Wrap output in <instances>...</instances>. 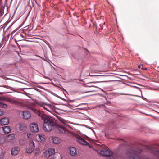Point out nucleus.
<instances>
[{
	"mask_svg": "<svg viewBox=\"0 0 159 159\" xmlns=\"http://www.w3.org/2000/svg\"><path fill=\"white\" fill-rule=\"evenodd\" d=\"M56 131L57 133L60 134L66 133L68 136L77 139H84L85 138V136L81 133L80 131H79V133L80 135L69 131L64 127L62 126H60L59 125L56 128Z\"/></svg>",
	"mask_w": 159,
	"mask_h": 159,
	"instance_id": "f257e3e1",
	"label": "nucleus"
},
{
	"mask_svg": "<svg viewBox=\"0 0 159 159\" xmlns=\"http://www.w3.org/2000/svg\"><path fill=\"white\" fill-rule=\"evenodd\" d=\"M44 120L43 129L44 130L49 132L52 130L53 127L55 125V123L53 119L51 117L45 116L43 117Z\"/></svg>",
	"mask_w": 159,
	"mask_h": 159,
	"instance_id": "f03ea898",
	"label": "nucleus"
},
{
	"mask_svg": "<svg viewBox=\"0 0 159 159\" xmlns=\"http://www.w3.org/2000/svg\"><path fill=\"white\" fill-rule=\"evenodd\" d=\"M96 147L98 148L101 149L99 152L98 149H95L94 148V150H93L96 151L98 154L99 153L101 155L103 156L107 157L110 156V151L107 147L102 148V146L99 144L97 145Z\"/></svg>",
	"mask_w": 159,
	"mask_h": 159,
	"instance_id": "7ed1b4c3",
	"label": "nucleus"
},
{
	"mask_svg": "<svg viewBox=\"0 0 159 159\" xmlns=\"http://www.w3.org/2000/svg\"><path fill=\"white\" fill-rule=\"evenodd\" d=\"M36 103L38 105L43 107L44 109L46 111L51 112V111L54 109V108L52 105L47 104L43 102H37Z\"/></svg>",
	"mask_w": 159,
	"mask_h": 159,
	"instance_id": "20e7f679",
	"label": "nucleus"
},
{
	"mask_svg": "<svg viewBox=\"0 0 159 159\" xmlns=\"http://www.w3.org/2000/svg\"><path fill=\"white\" fill-rule=\"evenodd\" d=\"M34 147V142L33 140H31L29 142V146L26 148L25 151L28 153H31L32 152Z\"/></svg>",
	"mask_w": 159,
	"mask_h": 159,
	"instance_id": "39448f33",
	"label": "nucleus"
},
{
	"mask_svg": "<svg viewBox=\"0 0 159 159\" xmlns=\"http://www.w3.org/2000/svg\"><path fill=\"white\" fill-rule=\"evenodd\" d=\"M130 153L129 159H140L136 151L132 150Z\"/></svg>",
	"mask_w": 159,
	"mask_h": 159,
	"instance_id": "423d86ee",
	"label": "nucleus"
},
{
	"mask_svg": "<svg viewBox=\"0 0 159 159\" xmlns=\"http://www.w3.org/2000/svg\"><path fill=\"white\" fill-rule=\"evenodd\" d=\"M30 129L33 132L36 133L39 131V127L38 124L35 123H32L30 125Z\"/></svg>",
	"mask_w": 159,
	"mask_h": 159,
	"instance_id": "0eeeda50",
	"label": "nucleus"
},
{
	"mask_svg": "<svg viewBox=\"0 0 159 159\" xmlns=\"http://www.w3.org/2000/svg\"><path fill=\"white\" fill-rule=\"evenodd\" d=\"M55 153V150L52 148L48 149L47 150L45 151L44 153L47 157L53 155Z\"/></svg>",
	"mask_w": 159,
	"mask_h": 159,
	"instance_id": "6e6552de",
	"label": "nucleus"
},
{
	"mask_svg": "<svg viewBox=\"0 0 159 159\" xmlns=\"http://www.w3.org/2000/svg\"><path fill=\"white\" fill-rule=\"evenodd\" d=\"M9 119L8 118L4 117L0 120V124L2 125H4L9 124Z\"/></svg>",
	"mask_w": 159,
	"mask_h": 159,
	"instance_id": "1a4fd4ad",
	"label": "nucleus"
},
{
	"mask_svg": "<svg viewBox=\"0 0 159 159\" xmlns=\"http://www.w3.org/2000/svg\"><path fill=\"white\" fill-rule=\"evenodd\" d=\"M70 154L72 156H75L77 154L76 148L74 147H70L69 148Z\"/></svg>",
	"mask_w": 159,
	"mask_h": 159,
	"instance_id": "9d476101",
	"label": "nucleus"
},
{
	"mask_svg": "<svg viewBox=\"0 0 159 159\" xmlns=\"http://www.w3.org/2000/svg\"><path fill=\"white\" fill-rule=\"evenodd\" d=\"M77 141L80 143L82 145H88L90 148L94 150V147L90 145L89 143L85 141V140H77Z\"/></svg>",
	"mask_w": 159,
	"mask_h": 159,
	"instance_id": "9b49d317",
	"label": "nucleus"
},
{
	"mask_svg": "<svg viewBox=\"0 0 159 159\" xmlns=\"http://www.w3.org/2000/svg\"><path fill=\"white\" fill-rule=\"evenodd\" d=\"M23 118L26 120L30 119L31 117L30 113L27 111H23Z\"/></svg>",
	"mask_w": 159,
	"mask_h": 159,
	"instance_id": "f8f14e48",
	"label": "nucleus"
},
{
	"mask_svg": "<svg viewBox=\"0 0 159 159\" xmlns=\"http://www.w3.org/2000/svg\"><path fill=\"white\" fill-rule=\"evenodd\" d=\"M19 150L18 147H15L11 149V154L12 155H16L18 153Z\"/></svg>",
	"mask_w": 159,
	"mask_h": 159,
	"instance_id": "ddd939ff",
	"label": "nucleus"
},
{
	"mask_svg": "<svg viewBox=\"0 0 159 159\" xmlns=\"http://www.w3.org/2000/svg\"><path fill=\"white\" fill-rule=\"evenodd\" d=\"M4 100H5L7 101L10 102L11 103L16 104L17 103V102L14 99L12 98H4Z\"/></svg>",
	"mask_w": 159,
	"mask_h": 159,
	"instance_id": "4468645a",
	"label": "nucleus"
},
{
	"mask_svg": "<svg viewBox=\"0 0 159 159\" xmlns=\"http://www.w3.org/2000/svg\"><path fill=\"white\" fill-rule=\"evenodd\" d=\"M29 108L32 110L33 111H34L35 113L36 114H38L39 116H41V114L40 113V111L37 110V109H35V108L34 107H29Z\"/></svg>",
	"mask_w": 159,
	"mask_h": 159,
	"instance_id": "2eb2a0df",
	"label": "nucleus"
},
{
	"mask_svg": "<svg viewBox=\"0 0 159 159\" xmlns=\"http://www.w3.org/2000/svg\"><path fill=\"white\" fill-rule=\"evenodd\" d=\"M3 130L4 133L5 134H7L10 132L11 129L9 126H6L3 127Z\"/></svg>",
	"mask_w": 159,
	"mask_h": 159,
	"instance_id": "dca6fc26",
	"label": "nucleus"
},
{
	"mask_svg": "<svg viewBox=\"0 0 159 159\" xmlns=\"http://www.w3.org/2000/svg\"><path fill=\"white\" fill-rule=\"evenodd\" d=\"M23 136L25 137H27V138L29 139H31L32 138H34V136L31 133L24 134Z\"/></svg>",
	"mask_w": 159,
	"mask_h": 159,
	"instance_id": "f3484780",
	"label": "nucleus"
},
{
	"mask_svg": "<svg viewBox=\"0 0 159 159\" xmlns=\"http://www.w3.org/2000/svg\"><path fill=\"white\" fill-rule=\"evenodd\" d=\"M8 138V139H13L15 138V135L14 134H9L7 136H6L5 137V139Z\"/></svg>",
	"mask_w": 159,
	"mask_h": 159,
	"instance_id": "a211bd4d",
	"label": "nucleus"
},
{
	"mask_svg": "<svg viewBox=\"0 0 159 159\" xmlns=\"http://www.w3.org/2000/svg\"><path fill=\"white\" fill-rule=\"evenodd\" d=\"M34 154L35 156L38 155L40 152V149L39 148H36L33 151Z\"/></svg>",
	"mask_w": 159,
	"mask_h": 159,
	"instance_id": "6ab92c4d",
	"label": "nucleus"
},
{
	"mask_svg": "<svg viewBox=\"0 0 159 159\" xmlns=\"http://www.w3.org/2000/svg\"><path fill=\"white\" fill-rule=\"evenodd\" d=\"M0 107L6 108L7 107V104L3 103L2 101H0Z\"/></svg>",
	"mask_w": 159,
	"mask_h": 159,
	"instance_id": "aec40b11",
	"label": "nucleus"
},
{
	"mask_svg": "<svg viewBox=\"0 0 159 159\" xmlns=\"http://www.w3.org/2000/svg\"><path fill=\"white\" fill-rule=\"evenodd\" d=\"M52 142L55 144H58L61 142V140H51Z\"/></svg>",
	"mask_w": 159,
	"mask_h": 159,
	"instance_id": "412c9836",
	"label": "nucleus"
},
{
	"mask_svg": "<svg viewBox=\"0 0 159 159\" xmlns=\"http://www.w3.org/2000/svg\"><path fill=\"white\" fill-rule=\"evenodd\" d=\"M19 144L21 145H24L26 143L25 140H19Z\"/></svg>",
	"mask_w": 159,
	"mask_h": 159,
	"instance_id": "4be33fe9",
	"label": "nucleus"
},
{
	"mask_svg": "<svg viewBox=\"0 0 159 159\" xmlns=\"http://www.w3.org/2000/svg\"><path fill=\"white\" fill-rule=\"evenodd\" d=\"M59 120L61 121V122H62V123H64V120L62 119L61 118L59 117L58 118Z\"/></svg>",
	"mask_w": 159,
	"mask_h": 159,
	"instance_id": "5701e85b",
	"label": "nucleus"
},
{
	"mask_svg": "<svg viewBox=\"0 0 159 159\" xmlns=\"http://www.w3.org/2000/svg\"><path fill=\"white\" fill-rule=\"evenodd\" d=\"M50 159H60L59 156H58L57 157H53L51 158H50Z\"/></svg>",
	"mask_w": 159,
	"mask_h": 159,
	"instance_id": "b1692460",
	"label": "nucleus"
},
{
	"mask_svg": "<svg viewBox=\"0 0 159 159\" xmlns=\"http://www.w3.org/2000/svg\"><path fill=\"white\" fill-rule=\"evenodd\" d=\"M3 114V111L0 109V116H2Z\"/></svg>",
	"mask_w": 159,
	"mask_h": 159,
	"instance_id": "393cba45",
	"label": "nucleus"
},
{
	"mask_svg": "<svg viewBox=\"0 0 159 159\" xmlns=\"http://www.w3.org/2000/svg\"><path fill=\"white\" fill-rule=\"evenodd\" d=\"M5 140H0V145L3 144L5 142Z\"/></svg>",
	"mask_w": 159,
	"mask_h": 159,
	"instance_id": "a878e982",
	"label": "nucleus"
},
{
	"mask_svg": "<svg viewBox=\"0 0 159 159\" xmlns=\"http://www.w3.org/2000/svg\"><path fill=\"white\" fill-rule=\"evenodd\" d=\"M43 135H39V138H40V139H41V137H42V138H43Z\"/></svg>",
	"mask_w": 159,
	"mask_h": 159,
	"instance_id": "bb28decb",
	"label": "nucleus"
},
{
	"mask_svg": "<svg viewBox=\"0 0 159 159\" xmlns=\"http://www.w3.org/2000/svg\"><path fill=\"white\" fill-rule=\"evenodd\" d=\"M141 66H140V65H138V67L139 68H141Z\"/></svg>",
	"mask_w": 159,
	"mask_h": 159,
	"instance_id": "cd10ccee",
	"label": "nucleus"
},
{
	"mask_svg": "<svg viewBox=\"0 0 159 159\" xmlns=\"http://www.w3.org/2000/svg\"><path fill=\"white\" fill-rule=\"evenodd\" d=\"M106 159H112L111 158L108 157V158H107Z\"/></svg>",
	"mask_w": 159,
	"mask_h": 159,
	"instance_id": "c85d7f7f",
	"label": "nucleus"
},
{
	"mask_svg": "<svg viewBox=\"0 0 159 159\" xmlns=\"http://www.w3.org/2000/svg\"><path fill=\"white\" fill-rule=\"evenodd\" d=\"M42 142H44V140H40Z\"/></svg>",
	"mask_w": 159,
	"mask_h": 159,
	"instance_id": "c756f323",
	"label": "nucleus"
},
{
	"mask_svg": "<svg viewBox=\"0 0 159 159\" xmlns=\"http://www.w3.org/2000/svg\"><path fill=\"white\" fill-rule=\"evenodd\" d=\"M2 87H4V88H6V85L3 86Z\"/></svg>",
	"mask_w": 159,
	"mask_h": 159,
	"instance_id": "7c9ffc66",
	"label": "nucleus"
},
{
	"mask_svg": "<svg viewBox=\"0 0 159 159\" xmlns=\"http://www.w3.org/2000/svg\"><path fill=\"white\" fill-rule=\"evenodd\" d=\"M54 139V137H52V139Z\"/></svg>",
	"mask_w": 159,
	"mask_h": 159,
	"instance_id": "2f4dec72",
	"label": "nucleus"
},
{
	"mask_svg": "<svg viewBox=\"0 0 159 159\" xmlns=\"http://www.w3.org/2000/svg\"><path fill=\"white\" fill-rule=\"evenodd\" d=\"M11 140V143L13 141H12V140Z\"/></svg>",
	"mask_w": 159,
	"mask_h": 159,
	"instance_id": "473e14b6",
	"label": "nucleus"
},
{
	"mask_svg": "<svg viewBox=\"0 0 159 159\" xmlns=\"http://www.w3.org/2000/svg\"><path fill=\"white\" fill-rule=\"evenodd\" d=\"M144 70H146L147 69V68H145L144 69Z\"/></svg>",
	"mask_w": 159,
	"mask_h": 159,
	"instance_id": "72a5a7b5",
	"label": "nucleus"
},
{
	"mask_svg": "<svg viewBox=\"0 0 159 159\" xmlns=\"http://www.w3.org/2000/svg\"><path fill=\"white\" fill-rule=\"evenodd\" d=\"M112 139H115V138H113Z\"/></svg>",
	"mask_w": 159,
	"mask_h": 159,
	"instance_id": "f704fd0d",
	"label": "nucleus"
},
{
	"mask_svg": "<svg viewBox=\"0 0 159 159\" xmlns=\"http://www.w3.org/2000/svg\"><path fill=\"white\" fill-rule=\"evenodd\" d=\"M0 159H4L3 158H0Z\"/></svg>",
	"mask_w": 159,
	"mask_h": 159,
	"instance_id": "c9c22d12",
	"label": "nucleus"
},
{
	"mask_svg": "<svg viewBox=\"0 0 159 159\" xmlns=\"http://www.w3.org/2000/svg\"><path fill=\"white\" fill-rule=\"evenodd\" d=\"M12 145V144H10V145Z\"/></svg>",
	"mask_w": 159,
	"mask_h": 159,
	"instance_id": "e433bc0d",
	"label": "nucleus"
}]
</instances>
